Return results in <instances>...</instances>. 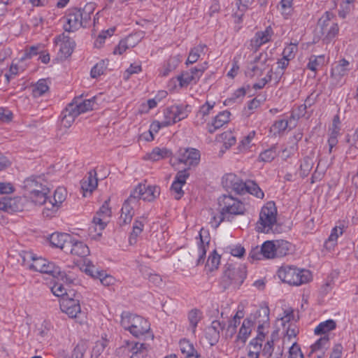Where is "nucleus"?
<instances>
[{
  "instance_id": "obj_55",
  "label": "nucleus",
  "mask_w": 358,
  "mask_h": 358,
  "mask_svg": "<svg viewBox=\"0 0 358 358\" xmlns=\"http://www.w3.org/2000/svg\"><path fill=\"white\" fill-rule=\"evenodd\" d=\"M288 358H304L303 354L301 350V348L297 343H294L289 348Z\"/></svg>"
},
{
  "instance_id": "obj_50",
  "label": "nucleus",
  "mask_w": 358,
  "mask_h": 358,
  "mask_svg": "<svg viewBox=\"0 0 358 358\" xmlns=\"http://www.w3.org/2000/svg\"><path fill=\"white\" fill-rule=\"evenodd\" d=\"M179 345L180 351L184 355L194 353L196 351L193 345L186 339L180 340Z\"/></svg>"
},
{
  "instance_id": "obj_59",
  "label": "nucleus",
  "mask_w": 358,
  "mask_h": 358,
  "mask_svg": "<svg viewBox=\"0 0 358 358\" xmlns=\"http://www.w3.org/2000/svg\"><path fill=\"white\" fill-rule=\"evenodd\" d=\"M257 34H259L260 38L265 44L271 41L273 34V31L271 27L268 26L265 29L264 31H257Z\"/></svg>"
},
{
  "instance_id": "obj_60",
  "label": "nucleus",
  "mask_w": 358,
  "mask_h": 358,
  "mask_svg": "<svg viewBox=\"0 0 358 358\" xmlns=\"http://www.w3.org/2000/svg\"><path fill=\"white\" fill-rule=\"evenodd\" d=\"M245 94H246V90H245V87L238 88V90H236L234 92V93L232 94V96L230 98L227 99L225 101L224 104L226 105V104L231 103V102H235L237 99L244 97Z\"/></svg>"
},
{
  "instance_id": "obj_7",
  "label": "nucleus",
  "mask_w": 358,
  "mask_h": 358,
  "mask_svg": "<svg viewBox=\"0 0 358 358\" xmlns=\"http://www.w3.org/2000/svg\"><path fill=\"white\" fill-rule=\"evenodd\" d=\"M277 208L273 202H268L263 206L259 219L257 223V230L259 232L269 233L277 222Z\"/></svg>"
},
{
  "instance_id": "obj_24",
  "label": "nucleus",
  "mask_w": 358,
  "mask_h": 358,
  "mask_svg": "<svg viewBox=\"0 0 358 358\" xmlns=\"http://www.w3.org/2000/svg\"><path fill=\"white\" fill-rule=\"evenodd\" d=\"M70 246L66 248V252H70L73 255H76L80 257H85L89 255L90 249L88 246L82 241H76L71 237V241H70Z\"/></svg>"
},
{
  "instance_id": "obj_42",
  "label": "nucleus",
  "mask_w": 358,
  "mask_h": 358,
  "mask_svg": "<svg viewBox=\"0 0 358 358\" xmlns=\"http://www.w3.org/2000/svg\"><path fill=\"white\" fill-rule=\"evenodd\" d=\"M144 224L140 220H135L133 229L129 236V243L131 245L135 244L137 236L143 231Z\"/></svg>"
},
{
  "instance_id": "obj_40",
  "label": "nucleus",
  "mask_w": 358,
  "mask_h": 358,
  "mask_svg": "<svg viewBox=\"0 0 358 358\" xmlns=\"http://www.w3.org/2000/svg\"><path fill=\"white\" fill-rule=\"evenodd\" d=\"M201 318V313L198 309H192L188 313V320L189 322V325L192 329V332L194 333L196 330V327L199 322Z\"/></svg>"
},
{
  "instance_id": "obj_43",
  "label": "nucleus",
  "mask_w": 358,
  "mask_h": 358,
  "mask_svg": "<svg viewBox=\"0 0 358 358\" xmlns=\"http://www.w3.org/2000/svg\"><path fill=\"white\" fill-rule=\"evenodd\" d=\"M276 149V146L273 145L269 149L264 150L259 155V160L264 162H272L278 155Z\"/></svg>"
},
{
  "instance_id": "obj_53",
  "label": "nucleus",
  "mask_w": 358,
  "mask_h": 358,
  "mask_svg": "<svg viewBox=\"0 0 358 358\" xmlns=\"http://www.w3.org/2000/svg\"><path fill=\"white\" fill-rule=\"evenodd\" d=\"M105 61L102 60L97 63L91 70V76L94 78L100 76L103 74L106 69Z\"/></svg>"
},
{
  "instance_id": "obj_9",
  "label": "nucleus",
  "mask_w": 358,
  "mask_h": 358,
  "mask_svg": "<svg viewBox=\"0 0 358 358\" xmlns=\"http://www.w3.org/2000/svg\"><path fill=\"white\" fill-rule=\"evenodd\" d=\"M148 352L146 344L129 341H124L123 344L117 349L118 355L129 358H145Z\"/></svg>"
},
{
  "instance_id": "obj_38",
  "label": "nucleus",
  "mask_w": 358,
  "mask_h": 358,
  "mask_svg": "<svg viewBox=\"0 0 358 358\" xmlns=\"http://www.w3.org/2000/svg\"><path fill=\"white\" fill-rule=\"evenodd\" d=\"M324 64V56H315L312 55L309 58V62L307 64V68L312 71L316 72L319 67H321Z\"/></svg>"
},
{
  "instance_id": "obj_28",
  "label": "nucleus",
  "mask_w": 358,
  "mask_h": 358,
  "mask_svg": "<svg viewBox=\"0 0 358 358\" xmlns=\"http://www.w3.org/2000/svg\"><path fill=\"white\" fill-rule=\"evenodd\" d=\"M253 324L254 322L250 318L245 319L239 329L236 340L241 341L242 343H245L251 334Z\"/></svg>"
},
{
  "instance_id": "obj_15",
  "label": "nucleus",
  "mask_w": 358,
  "mask_h": 358,
  "mask_svg": "<svg viewBox=\"0 0 358 358\" xmlns=\"http://www.w3.org/2000/svg\"><path fill=\"white\" fill-rule=\"evenodd\" d=\"M64 18L66 19V24H64V29L66 31L73 32L83 27L82 13L80 8H69Z\"/></svg>"
},
{
  "instance_id": "obj_6",
  "label": "nucleus",
  "mask_w": 358,
  "mask_h": 358,
  "mask_svg": "<svg viewBox=\"0 0 358 358\" xmlns=\"http://www.w3.org/2000/svg\"><path fill=\"white\" fill-rule=\"evenodd\" d=\"M247 275L246 267L244 265L234 266L229 265L224 270L221 279V286L224 289L230 287L239 288L244 282Z\"/></svg>"
},
{
  "instance_id": "obj_58",
  "label": "nucleus",
  "mask_w": 358,
  "mask_h": 358,
  "mask_svg": "<svg viewBox=\"0 0 358 358\" xmlns=\"http://www.w3.org/2000/svg\"><path fill=\"white\" fill-rule=\"evenodd\" d=\"M109 199L104 201L103 205L101 206L99 210L97 211L96 215L103 217L106 219L108 218L111 215V210L109 207Z\"/></svg>"
},
{
  "instance_id": "obj_27",
  "label": "nucleus",
  "mask_w": 358,
  "mask_h": 358,
  "mask_svg": "<svg viewBox=\"0 0 358 358\" xmlns=\"http://www.w3.org/2000/svg\"><path fill=\"white\" fill-rule=\"evenodd\" d=\"M230 113L227 110L220 112L217 115L211 124L208 125V131L209 133L213 134L217 129L222 127L224 124L229 121Z\"/></svg>"
},
{
  "instance_id": "obj_14",
  "label": "nucleus",
  "mask_w": 358,
  "mask_h": 358,
  "mask_svg": "<svg viewBox=\"0 0 358 358\" xmlns=\"http://www.w3.org/2000/svg\"><path fill=\"white\" fill-rule=\"evenodd\" d=\"M206 63L199 65V66L192 68L189 71L182 73L177 77L181 87H187L189 84H196L204 71L206 69Z\"/></svg>"
},
{
  "instance_id": "obj_34",
  "label": "nucleus",
  "mask_w": 358,
  "mask_h": 358,
  "mask_svg": "<svg viewBox=\"0 0 358 358\" xmlns=\"http://www.w3.org/2000/svg\"><path fill=\"white\" fill-rule=\"evenodd\" d=\"M262 257L264 259L275 258L274 241H266L261 246Z\"/></svg>"
},
{
  "instance_id": "obj_21",
  "label": "nucleus",
  "mask_w": 358,
  "mask_h": 358,
  "mask_svg": "<svg viewBox=\"0 0 358 358\" xmlns=\"http://www.w3.org/2000/svg\"><path fill=\"white\" fill-rule=\"evenodd\" d=\"M44 267V270H43L41 273L49 274L54 278H57L58 280H61L66 284L73 282V279L64 271H62L61 268L54 263L47 260Z\"/></svg>"
},
{
  "instance_id": "obj_4",
  "label": "nucleus",
  "mask_w": 358,
  "mask_h": 358,
  "mask_svg": "<svg viewBox=\"0 0 358 358\" xmlns=\"http://www.w3.org/2000/svg\"><path fill=\"white\" fill-rule=\"evenodd\" d=\"M332 13L327 11L319 19L316 27L317 34L322 38L325 43H329L338 33V25L333 20Z\"/></svg>"
},
{
  "instance_id": "obj_44",
  "label": "nucleus",
  "mask_w": 358,
  "mask_h": 358,
  "mask_svg": "<svg viewBox=\"0 0 358 358\" xmlns=\"http://www.w3.org/2000/svg\"><path fill=\"white\" fill-rule=\"evenodd\" d=\"M51 291L54 295L61 297L66 296H75L73 291L70 290L69 292H66V289L64 287L63 284L58 282L55 283L51 288Z\"/></svg>"
},
{
  "instance_id": "obj_47",
  "label": "nucleus",
  "mask_w": 358,
  "mask_h": 358,
  "mask_svg": "<svg viewBox=\"0 0 358 358\" xmlns=\"http://www.w3.org/2000/svg\"><path fill=\"white\" fill-rule=\"evenodd\" d=\"M288 127V120H280L275 121L271 127V131L274 135L280 134L284 132Z\"/></svg>"
},
{
  "instance_id": "obj_20",
  "label": "nucleus",
  "mask_w": 358,
  "mask_h": 358,
  "mask_svg": "<svg viewBox=\"0 0 358 358\" xmlns=\"http://www.w3.org/2000/svg\"><path fill=\"white\" fill-rule=\"evenodd\" d=\"M189 176V173L187 169L179 171L175 177V180L173 182L171 190L174 194L176 199H180L184 194V192L182 189V185L186 183V180Z\"/></svg>"
},
{
  "instance_id": "obj_32",
  "label": "nucleus",
  "mask_w": 358,
  "mask_h": 358,
  "mask_svg": "<svg viewBox=\"0 0 358 358\" xmlns=\"http://www.w3.org/2000/svg\"><path fill=\"white\" fill-rule=\"evenodd\" d=\"M336 323L334 320L329 319L320 322L315 329L314 332L316 335L326 334L331 330L335 329Z\"/></svg>"
},
{
  "instance_id": "obj_22",
  "label": "nucleus",
  "mask_w": 358,
  "mask_h": 358,
  "mask_svg": "<svg viewBox=\"0 0 358 358\" xmlns=\"http://www.w3.org/2000/svg\"><path fill=\"white\" fill-rule=\"evenodd\" d=\"M71 236L66 233H53L50 236V243L51 245L66 252V248L70 246Z\"/></svg>"
},
{
  "instance_id": "obj_25",
  "label": "nucleus",
  "mask_w": 358,
  "mask_h": 358,
  "mask_svg": "<svg viewBox=\"0 0 358 358\" xmlns=\"http://www.w3.org/2000/svg\"><path fill=\"white\" fill-rule=\"evenodd\" d=\"M98 185V179L95 170H92L87 173V175L81 180V189L83 194L86 192L92 193Z\"/></svg>"
},
{
  "instance_id": "obj_10",
  "label": "nucleus",
  "mask_w": 358,
  "mask_h": 358,
  "mask_svg": "<svg viewBox=\"0 0 358 358\" xmlns=\"http://www.w3.org/2000/svg\"><path fill=\"white\" fill-rule=\"evenodd\" d=\"M256 317H262L261 320L257 321L258 327H257V336L253 338L249 344V348L255 350L257 351H260L262 348V342L264 338V333L263 332V329L264 327L265 324H268L269 321V309L268 307L261 308L259 310L256 312Z\"/></svg>"
},
{
  "instance_id": "obj_52",
  "label": "nucleus",
  "mask_w": 358,
  "mask_h": 358,
  "mask_svg": "<svg viewBox=\"0 0 358 358\" xmlns=\"http://www.w3.org/2000/svg\"><path fill=\"white\" fill-rule=\"evenodd\" d=\"M86 350L87 347L85 343H78L74 348L71 356L69 358H83Z\"/></svg>"
},
{
  "instance_id": "obj_46",
  "label": "nucleus",
  "mask_w": 358,
  "mask_h": 358,
  "mask_svg": "<svg viewBox=\"0 0 358 358\" xmlns=\"http://www.w3.org/2000/svg\"><path fill=\"white\" fill-rule=\"evenodd\" d=\"M313 166V162L309 157H306L300 166V175L302 178L306 177Z\"/></svg>"
},
{
  "instance_id": "obj_29",
  "label": "nucleus",
  "mask_w": 358,
  "mask_h": 358,
  "mask_svg": "<svg viewBox=\"0 0 358 358\" xmlns=\"http://www.w3.org/2000/svg\"><path fill=\"white\" fill-rule=\"evenodd\" d=\"M275 258L283 257L289 254L291 250V243L284 240L274 241Z\"/></svg>"
},
{
  "instance_id": "obj_39",
  "label": "nucleus",
  "mask_w": 358,
  "mask_h": 358,
  "mask_svg": "<svg viewBox=\"0 0 358 358\" xmlns=\"http://www.w3.org/2000/svg\"><path fill=\"white\" fill-rule=\"evenodd\" d=\"M245 192L255 196L257 198L263 199L264 194L258 185L252 180L246 182Z\"/></svg>"
},
{
  "instance_id": "obj_61",
  "label": "nucleus",
  "mask_w": 358,
  "mask_h": 358,
  "mask_svg": "<svg viewBox=\"0 0 358 358\" xmlns=\"http://www.w3.org/2000/svg\"><path fill=\"white\" fill-rule=\"evenodd\" d=\"M206 337L209 340L210 345H213L218 341L220 334L215 330H213L212 328L207 327L206 330Z\"/></svg>"
},
{
  "instance_id": "obj_45",
  "label": "nucleus",
  "mask_w": 358,
  "mask_h": 358,
  "mask_svg": "<svg viewBox=\"0 0 358 358\" xmlns=\"http://www.w3.org/2000/svg\"><path fill=\"white\" fill-rule=\"evenodd\" d=\"M49 87L45 80H39L32 90V94L34 97H39L43 95L48 90Z\"/></svg>"
},
{
  "instance_id": "obj_13",
  "label": "nucleus",
  "mask_w": 358,
  "mask_h": 358,
  "mask_svg": "<svg viewBox=\"0 0 358 358\" xmlns=\"http://www.w3.org/2000/svg\"><path fill=\"white\" fill-rule=\"evenodd\" d=\"M75 296L76 295L63 296L59 301L61 310L71 318L79 317L82 314L79 299L74 298Z\"/></svg>"
},
{
  "instance_id": "obj_31",
  "label": "nucleus",
  "mask_w": 358,
  "mask_h": 358,
  "mask_svg": "<svg viewBox=\"0 0 358 358\" xmlns=\"http://www.w3.org/2000/svg\"><path fill=\"white\" fill-rule=\"evenodd\" d=\"M348 65L349 62L346 59H343L340 60L339 62L332 68L331 72V77L337 78L346 75L349 70L348 69Z\"/></svg>"
},
{
  "instance_id": "obj_1",
  "label": "nucleus",
  "mask_w": 358,
  "mask_h": 358,
  "mask_svg": "<svg viewBox=\"0 0 358 358\" xmlns=\"http://www.w3.org/2000/svg\"><path fill=\"white\" fill-rule=\"evenodd\" d=\"M217 203L220 213L213 215L210 222L215 228H217L223 221H231L234 216L244 215L246 212L245 203L231 195H222L218 198Z\"/></svg>"
},
{
  "instance_id": "obj_33",
  "label": "nucleus",
  "mask_w": 358,
  "mask_h": 358,
  "mask_svg": "<svg viewBox=\"0 0 358 358\" xmlns=\"http://www.w3.org/2000/svg\"><path fill=\"white\" fill-rule=\"evenodd\" d=\"M72 104H68L65 110L63 112L62 121L66 127H69L74 122L75 118L79 115V112L75 110Z\"/></svg>"
},
{
  "instance_id": "obj_3",
  "label": "nucleus",
  "mask_w": 358,
  "mask_h": 358,
  "mask_svg": "<svg viewBox=\"0 0 358 358\" xmlns=\"http://www.w3.org/2000/svg\"><path fill=\"white\" fill-rule=\"evenodd\" d=\"M120 324L125 330H128L136 338L148 333L150 329V323L145 319L129 312L122 313Z\"/></svg>"
},
{
  "instance_id": "obj_62",
  "label": "nucleus",
  "mask_w": 358,
  "mask_h": 358,
  "mask_svg": "<svg viewBox=\"0 0 358 358\" xmlns=\"http://www.w3.org/2000/svg\"><path fill=\"white\" fill-rule=\"evenodd\" d=\"M273 71L272 69H269L266 76L263 78L259 83L253 85V88L255 90L262 89L266 83L271 80Z\"/></svg>"
},
{
  "instance_id": "obj_51",
  "label": "nucleus",
  "mask_w": 358,
  "mask_h": 358,
  "mask_svg": "<svg viewBox=\"0 0 358 358\" xmlns=\"http://www.w3.org/2000/svg\"><path fill=\"white\" fill-rule=\"evenodd\" d=\"M94 8V4L90 3L86 5L83 9H81L83 27H85V24L90 20V14L93 12Z\"/></svg>"
},
{
  "instance_id": "obj_5",
  "label": "nucleus",
  "mask_w": 358,
  "mask_h": 358,
  "mask_svg": "<svg viewBox=\"0 0 358 358\" xmlns=\"http://www.w3.org/2000/svg\"><path fill=\"white\" fill-rule=\"evenodd\" d=\"M278 275L284 282L296 286L308 282L311 278L309 271L291 266H282L278 271Z\"/></svg>"
},
{
  "instance_id": "obj_36",
  "label": "nucleus",
  "mask_w": 358,
  "mask_h": 358,
  "mask_svg": "<svg viewBox=\"0 0 358 358\" xmlns=\"http://www.w3.org/2000/svg\"><path fill=\"white\" fill-rule=\"evenodd\" d=\"M171 152L166 148H155L149 154V159L152 161H159L161 159L169 157Z\"/></svg>"
},
{
  "instance_id": "obj_48",
  "label": "nucleus",
  "mask_w": 358,
  "mask_h": 358,
  "mask_svg": "<svg viewBox=\"0 0 358 358\" xmlns=\"http://www.w3.org/2000/svg\"><path fill=\"white\" fill-rule=\"evenodd\" d=\"M180 62V60L178 56L171 57L168 60L166 66H165L164 71L162 72V75L163 76H167L171 71L174 70L178 66Z\"/></svg>"
},
{
  "instance_id": "obj_41",
  "label": "nucleus",
  "mask_w": 358,
  "mask_h": 358,
  "mask_svg": "<svg viewBox=\"0 0 358 358\" xmlns=\"http://www.w3.org/2000/svg\"><path fill=\"white\" fill-rule=\"evenodd\" d=\"M206 48V46L205 45H199L192 48L189 54L186 64H189L195 63L199 59L200 53L203 52Z\"/></svg>"
},
{
  "instance_id": "obj_2",
  "label": "nucleus",
  "mask_w": 358,
  "mask_h": 358,
  "mask_svg": "<svg viewBox=\"0 0 358 358\" xmlns=\"http://www.w3.org/2000/svg\"><path fill=\"white\" fill-rule=\"evenodd\" d=\"M22 188L26 192L25 196L33 203L37 205L46 203L50 188L43 176H31L26 178L22 185Z\"/></svg>"
},
{
  "instance_id": "obj_16",
  "label": "nucleus",
  "mask_w": 358,
  "mask_h": 358,
  "mask_svg": "<svg viewBox=\"0 0 358 358\" xmlns=\"http://www.w3.org/2000/svg\"><path fill=\"white\" fill-rule=\"evenodd\" d=\"M27 196L24 197L16 196V197H8L3 196L0 198V210L6 212H18L22 211L24 208V203L27 201Z\"/></svg>"
},
{
  "instance_id": "obj_26",
  "label": "nucleus",
  "mask_w": 358,
  "mask_h": 358,
  "mask_svg": "<svg viewBox=\"0 0 358 358\" xmlns=\"http://www.w3.org/2000/svg\"><path fill=\"white\" fill-rule=\"evenodd\" d=\"M95 103V96L89 99L82 100L81 97H76L73 101L70 103L72 107L75 108L76 112H79V115L87 111L93 110Z\"/></svg>"
},
{
  "instance_id": "obj_8",
  "label": "nucleus",
  "mask_w": 358,
  "mask_h": 358,
  "mask_svg": "<svg viewBox=\"0 0 358 358\" xmlns=\"http://www.w3.org/2000/svg\"><path fill=\"white\" fill-rule=\"evenodd\" d=\"M187 108L188 106H172L166 108L164 112V120L157 122L153 127L157 126V130H159L161 127L173 124L185 119L188 115Z\"/></svg>"
},
{
  "instance_id": "obj_35",
  "label": "nucleus",
  "mask_w": 358,
  "mask_h": 358,
  "mask_svg": "<svg viewBox=\"0 0 358 358\" xmlns=\"http://www.w3.org/2000/svg\"><path fill=\"white\" fill-rule=\"evenodd\" d=\"M338 231H339V234H343V229L342 228H338L337 227H334L332 231H331V233L329 236V237L328 238V239L324 242V248L328 250H331V249H333L334 248V246L336 245V241H337V238L338 237Z\"/></svg>"
},
{
  "instance_id": "obj_49",
  "label": "nucleus",
  "mask_w": 358,
  "mask_h": 358,
  "mask_svg": "<svg viewBox=\"0 0 358 358\" xmlns=\"http://www.w3.org/2000/svg\"><path fill=\"white\" fill-rule=\"evenodd\" d=\"M238 178H239L234 173H227L222 177V184L224 188L231 189L236 185V182L238 181Z\"/></svg>"
},
{
  "instance_id": "obj_18",
  "label": "nucleus",
  "mask_w": 358,
  "mask_h": 358,
  "mask_svg": "<svg viewBox=\"0 0 358 358\" xmlns=\"http://www.w3.org/2000/svg\"><path fill=\"white\" fill-rule=\"evenodd\" d=\"M199 159L200 153L196 149L184 148L179 150L178 161L186 166H196L199 164Z\"/></svg>"
},
{
  "instance_id": "obj_11",
  "label": "nucleus",
  "mask_w": 358,
  "mask_h": 358,
  "mask_svg": "<svg viewBox=\"0 0 358 358\" xmlns=\"http://www.w3.org/2000/svg\"><path fill=\"white\" fill-rule=\"evenodd\" d=\"M160 194V188L158 186H146L145 185H138L129 196V201L133 200L138 203L139 199L147 201H152Z\"/></svg>"
},
{
  "instance_id": "obj_37",
  "label": "nucleus",
  "mask_w": 358,
  "mask_h": 358,
  "mask_svg": "<svg viewBox=\"0 0 358 358\" xmlns=\"http://www.w3.org/2000/svg\"><path fill=\"white\" fill-rule=\"evenodd\" d=\"M273 341H267L263 348L262 355L266 356V358H282L283 355V349L282 348L278 346V357H273Z\"/></svg>"
},
{
  "instance_id": "obj_56",
  "label": "nucleus",
  "mask_w": 358,
  "mask_h": 358,
  "mask_svg": "<svg viewBox=\"0 0 358 358\" xmlns=\"http://www.w3.org/2000/svg\"><path fill=\"white\" fill-rule=\"evenodd\" d=\"M220 261V256L214 250L208 259L207 265L213 270L217 268Z\"/></svg>"
},
{
  "instance_id": "obj_17",
  "label": "nucleus",
  "mask_w": 358,
  "mask_h": 358,
  "mask_svg": "<svg viewBox=\"0 0 358 358\" xmlns=\"http://www.w3.org/2000/svg\"><path fill=\"white\" fill-rule=\"evenodd\" d=\"M66 191L63 187H58L55 189L53 195L54 202L46 201L45 209L43 212L45 216H51L52 213L56 212L62 202L66 199Z\"/></svg>"
},
{
  "instance_id": "obj_23",
  "label": "nucleus",
  "mask_w": 358,
  "mask_h": 358,
  "mask_svg": "<svg viewBox=\"0 0 358 358\" xmlns=\"http://www.w3.org/2000/svg\"><path fill=\"white\" fill-rule=\"evenodd\" d=\"M137 203L134 201H129V197L124 201L121 209V215L120 217V224L124 225L131 222L134 215V206Z\"/></svg>"
},
{
  "instance_id": "obj_30",
  "label": "nucleus",
  "mask_w": 358,
  "mask_h": 358,
  "mask_svg": "<svg viewBox=\"0 0 358 358\" xmlns=\"http://www.w3.org/2000/svg\"><path fill=\"white\" fill-rule=\"evenodd\" d=\"M26 259H29L32 260V263L29 265L30 269L41 273L43 270H44V266H45V263L47 259H43L42 257H34L31 253L27 252L25 254V256L23 257V261L25 262Z\"/></svg>"
},
{
  "instance_id": "obj_12",
  "label": "nucleus",
  "mask_w": 358,
  "mask_h": 358,
  "mask_svg": "<svg viewBox=\"0 0 358 358\" xmlns=\"http://www.w3.org/2000/svg\"><path fill=\"white\" fill-rule=\"evenodd\" d=\"M268 55L266 52H261L254 57L247 67L245 74L248 77L253 78L260 76L266 69H269V65L267 64Z\"/></svg>"
},
{
  "instance_id": "obj_63",
  "label": "nucleus",
  "mask_w": 358,
  "mask_h": 358,
  "mask_svg": "<svg viewBox=\"0 0 358 358\" xmlns=\"http://www.w3.org/2000/svg\"><path fill=\"white\" fill-rule=\"evenodd\" d=\"M264 44V43L260 38L259 34L256 33L255 36L250 40V48L253 52H256Z\"/></svg>"
},
{
  "instance_id": "obj_64",
  "label": "nucleus",
  "mask_w": 358,
  "mask_h": 358,
  "mask_svg": "<svg viewBox=\"0 0 358 358\" xmlns=\"http://www.w3.org/2000/svg\"><path fill=\"white\" fill-rule=\"evenodd\" d=\"M255 135V131H251L247 136H245L240 143L238 148L240 151H243L248 148V146Z\"/></svg>"
},
{
  "instance_id": "obj_54",
  "label": "nucleus",
  "mask_w": 358,
  "mask_h": 358,
  "mask_svg": "<svg viewBox=\"0 0 358 358\" xmlns=\"http://www.w3.org/2000/svg\"><path fill=\"white\" fill-rule=\"evenodd\" d=\"M239 324L240 321H236V320H231L229 321L225 331V337L227 338H231L234 336V334L236 333V328Z\"/></svg>"
},
{
  "instance_id": "obj_57",
  "label": "nucleus",
  "mask_w": 358,
  "mask_h": 358,
  "mask_svg": "<svg viewBox=\"0 0 358 358\" xmlns=\"http://www.w3.org/2000/svg\"><path fill=\"white\" fill-rule=\"evenodd\" d=\"M329 338L328 335H325L318 339L314 344L311 345L310 353H313L317 350L322 349L329 342Z\"/></svg>"
},
{
  "instance_id": "obj_19",
  "label": "nucleus",
  "mask_w": 358,
  "mask_h": 358,
  "mask_svg": "<svg viewBox=\"0 0 358 358\" xmlns=\"http://www.w3.org/2000/svg\"><path fill=\"white\" fill-rule=\"evenodd\" d=\"M55 43L59 46V52L62 54V57L64 58L72 54L76 45L74 41L64 34L58 36L55 38Z\"/></svg>"
}]
</instances>
